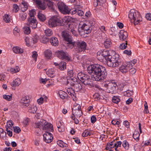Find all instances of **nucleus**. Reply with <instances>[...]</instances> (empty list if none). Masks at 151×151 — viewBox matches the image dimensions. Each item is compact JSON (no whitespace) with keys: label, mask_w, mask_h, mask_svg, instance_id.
<instances>
[{"label":"nucleus","mask_w":151,"mask_h":151,"mask_svg":"<svg viewBox=\"0 0 151 151\" xmlns=\"http://www.w3.org/2000/svg\"><path fill=\"white\" fill-rule=\"evenodd\" d=\"M41 42L44 44H46L49 42V39L45 37H43L40 39Z\"/></svg>","instance_id":"nucleus-50"},{"label":"nucleus","mask_w":151,"mask_h":151,"mask_svg":"<svg viewBox=\"0 0 151 151\" xmlns=\"http://www.w3.org/2000/svg\"><path fill=\"white\" fill-rule=\"evenodd\" d=\"M21 83L20 79L19 78L15 79L11 83V86L12 87L15 86H18Z\"/></svg>","instance_id":"nucleus-33"},{"label":"nucleus","mask_w":151,"mask_h":151,"mask_svg":"<svg viewBox=\"0 0 151 151\" xmlns=\"http://www.w3.org/2000/svg\"><path fill=\"white\" fill-rule=\"evenodd\" d=\"M55 72L54 71L53 69H49L46 72V74L48 76L52 75L55 74Z\"/></svg>","instance_id":"nucleus-59"},{"label":"nucleus","mask_w":151,"mask_h":151,"mask_svg":"<svg viewBox=\"0 0 151 151\" xmlns=\"http://www.w3.org/2000/svg\"><path fill=\"white\" fill-rule=\"evenodd\" d=\"M122 146L127 150H128L129 148V142L126 140H124L122 142Z\"/></svg>","instance_id":"nucleus-36"},{"label":"nucleus","mask_w":151,"mask_h":151,"mask_svg":"<svg viewBox=\"0 0 151 151\" xmlns=\"http://www.w3.org/2000/svg\"><path fill=\"white\" fill-rule=\"evenodd\" d=\"M80 81L85 85H91V79L89 76H79Z\"/></svg>","instance_id":"nucleus-16"},{"label":"nucleus","mask_w":151,"mask_h":151,"mask_svg":"<svg viewBox=\"0 0 151 151\" xmlns=\"http://www.w3.org/2000/svg\"><path fill=\"white\" fill-rule=\"evenodd\" d=\"M37 20L36 18H29L28 20L27 25L32 29H35L37 27Z\"/></svg>","instance_id":"nucleus-14"},{"label":"nucleus","mask_w":151,"mask_h":151,"mask_svg":"<svg viewBox=\"0 0 151 151\" xmlns=\"http://www.w3.org/2000/svg\"><path fill=\"white\" fill-rule=\"evenodd\" d=\"M145 104H144L145 110L144 112L145 113L147 114L149 113L148 110V105L147 102L146 101H145Z\"/></svg>","instance_id":"nucleus-61"},{"label":"nucleus","mask_w":151,"mask_h":151,"mask_svg":"<svg viewBox=\"0 0 151 151\" xmlns=\"http://www.w3.org/2000/svg\"><path fill=\"white\" fill-rule=\"evenodd\" d=\"M43 139L47 143L51 142L53 139L52 135L50 132H46L43 135Z\"/></svg>","instance_id":"nucleus-13"},{"label":"nucleus","mask_w":151,"mask_h":151,"mask_svg":"<svg viewBox=\"0 0 151 151\" xmlns=\"http://www.w3.org/2000/svg\"><path fill=\"white\" fill-rule=\"evenodd\" d=\"M20 30L17 27H15L13 30V33L14 35L16 36H17L19 35Z\"/></svg>","instance_id":"nucleus-56"},{"label":"nucleus","mask_w":151,"mask_h":151,"mask_svg":"<svg viewBox=\"0 0 151 151\" xmlns=\"http://www.w3.org/2000/svg\"><path fill=\"white\" fill-rule=\"evenodd\" d=\"M30 37L32 39V41L33 44L37 42L39 39L38 36L36 34L33 35L32 36Z\"/></svg>","instance_id":"nucleus-39"},{"label":"nucleus","mask_w":151,"mask_h":151,"mask_svg":"<svg viewBox=\"0 0 151 151\" xmlns=\"http://www.w3.org/2000/svg\"><path fill=\"white\" fill-rule=\"evenodd\" d=\"M38 17L40 20L42 21H45L46 19V17L45 15L41 13H39L38 14Z\"/></svg>","instance_id":"nucleus-54"},{"label":"nucleus","mask_w":151,"mask_h":151,"mask_svg":"<svg viewBox=\"0 0 151 151\" xmlns=\"http://www.w3.org/2000/svg\"><path fill=\"white\" fill-rule=\"evenodd\" d=\"M127 42L126 41L125 43H123L120 44L119 46V48L121 49L124 50L126 48L127 46Z\"/></svg>","instance_id":"nucleus-51"},{"label":"nucleus","mask_w":151,"mask_h":151,"mask_svg":"<svg viewBox=\"0 0 151 151\" xmlns=\"http://www.w3.org/2000/svg\"><path fill=\"white\" fill-rule=\"evenodd\" d=\"M133 94L132 91L127 90L124 92V95L125 96L129 97Z\"/></svg>","instance_id":"nucleus-49"},{"label":"nucleus","mask_w":151,"mask_h":151,"mask_svg":"<svg viewBox=\"0 0 151 151\" xmlns=\"http://www.w3.org/2000/svg\"><path fill=\"white\" fill-rule=\"evenodd\" d=\"M139 135L140 134L138 132L135 131L133 134V137L134 139L137 141L139 139Z\"/></svg>","instance_id":"nucleus-42"},{"label":"nucleus","mask_w":151,"mask_h":151,"mask_svg":"<svg viewBox=\"0 0 151 151\" xmlns=\"http://www.w3.org/2000/svg\"><path fill=\"white\" fill-rule=\"evenodd\" d=\"M69 13L71 14H74L76 13L79 16H82L84 14L82 10L81 9H78L76 8L71 9H69Z\"/></svg>","instance_id":"nucleus-15"},{"label":"nucleus","mask_w":151,"mask_h":151,"mask_svg":"<svg viewBox=\"0 0 151 151\" xmlns=\"http://www.w3.org/2000/svg\"><path fill=\"white\" fill-rule=\"evenodd\" d=\"M78 76H68L67 77V84L70 83L72 85V83H76L77 82H79L80 81V77Z\"/></svg>","instance_id":"nucleus-12"},{"label":"nucleus","mask_w":151,"mask_h":151,"mask_svg":"<svg viewBox=\"0 0 151 151\" xmlns=\"http://www.w3.org/2000/svg\"><path fill=\"white\" fill-rule=\"evenodd\" d=\"M13 127V124L12 121L10 120L7 121L6 126V130H8V129L12 130Z\"/></svg>","instance_id":"nucleus-35"},{"label":"nucleus","mask_w":151,"mask_h":151,"mask_svg":"<svg viewBox=\"0 0 151 151\" xmlns=\"http://www.w3.org/2000/svg\"><path fill=\"white\" fill-rule=\"evenodd\" d=\"M62 36L65 40L68 42V46L70 48V46L72 45L74 42L73 41L72 36L67 32L63 31L62 33Z\"/></svg>","instance_id":"nucleus-9"},{"label":"nucleus","mask_w":151,"mask_h":151,"mask_svg":"<svg viewBox=\"0 0 151 151\" xmlns=\"http://www.w3.org/2000/svg\"><path fill=\"white\" fill-rule=\"evenodd\" d=\"M45 56L47 58L50 59L52 57V52L49 49L45 50L44 52Z\"/></svg>","instance_id":"nucleus-34"},{"label":"nucleus","mask_w":151,"mask_h":151,"mask_svg":"<svg viewBox=\"0 0 151 151\" xmlns=\"http://www.w3.org/2000/svg\"><path fill=\"white\" fill-rule=\"evenodd\" d=\"M117 86L116 83L114 82V81H112L107 85V88L106 90L107 92L113 93L114 91L116 90V87Z\"/></svg>","instance_id":"nucleus-11"},{"label":"nucleus","mask_w":151,"mask_h":151,"mask_svg":"<svg viewBox=\"0 0 151 151\" xmlns=\"http://www.w3.org/2000/svg\"><path fill=\"white\" fill-rule=\"evenodd\" d=\"M79 26L85 33L88 34L91 32L90 25L88 22L86 21L81 22L79 24Z\"/></svg>","instance_id":"nucleus-8"},{"label":"nucleus","mask_w":151,"mask_h":151,"mask_svg":"<svg viewBox=\"0 0 151 151\" xmlns=\"http://www.w3.org/2000/svg\"><path fill=\"white\" fill-rule=\"evenodd\" d=\"M58 93L60 97L63 99H66L68 96L67 93L62 90H60Z\"/></svg>","instance_id":"nucleus-27"},{"label":"nucleus","mask_w":151,"mask_h":151,"mask_svg":"<svg viewBox=\"0 0 151 151\" xmlns=\"http://www.w3.org/2000/svg\"><path fill=\"white\" fill-rule=\"evenodd\" d=\"M13 52L16 54H21L23 53V49L18 46L14 47L12 49Z\"/></svg>","instance_id":"nucleus-23"},{"label":"nucleus","mask_w":151,"mask_h":151,"mask_svg":"<svg viewBox=\"0 0 151 151\" xmlns=\"http://www.w3.org/2000/svg\"><path fill=\"white\" fill-rule=\"evenodd\" d=\"M128 68L126 67V64L122 65L120 68V71L123 73H126L128 71Z\"/></svg>","instance_id":"nucleus-38"},{"label":"nucleus","mask_w":151,"mask_h":151,"mask_svg":"<svg viewBox=\"0 0 151 151\" xmlns=\"http://www.w3.org/2000/svg\"><path fill=\"white\" fill-rule=\"evenodd\" d=\"M45 33L46 35L50 36L52 34V32L51 29H47L45 30Z\"/></svg>","instance_id":"nucleus-48"},{"label":"nucleus","mask_w":151,"mask_h":151,"mask_svg":"<svg viewBox=\"0 0 151 151\" xmlns=\"http://www.w3.org/2000/svg\"><path fill=\"white\" fill-rule=\"evenodd\" d=\"M3 18L6 23H9L11 22L10 16L8 14H5L3 17Z\"/></svg>","instance_id":"nucleus-40"},{"label":"nucleus","mask_w":151,"mask_h":151,"mask_svg":"<svg viewBox=\"0 0 151 151\" xmlns=\"http://www.w3.org/2000/svg\"><path fill=\"white\" fill-rule=\"evenodd\" d=\"M14 132L16 133H19L21 131L20 128L18 127H13Z\"/></svg>","instance_id":"nucleus-63"},{"label":"nucleus","mask_w":151,"mask_h":151,"mask_svg":"<svg viewBox=\"0 0 151 151\" xmlns=\"http://www.w3.org/2000/svg\"><path fill=\"white\" fill-rule=\"evenodd\" d=\"M57 128L58 131L61 132L64 131L65 130V126L64 123L60 121H58L56 122Z\"/></svg>","instance_id":"nucleus-19"},{"label":"nucleus","mask_w":151,"mask_h":151,"mask_svg":"<svg viewBox=\"0 0 151 151\" xmlns=\"http://www.w3.org/2000/svg\"><path fill=\"white\" fill-rule=\"evenodd\" d=\"M113 52V54L115 53L114 51L112 50H104L102 51V61H105L106 63L108 60L110 59V58H111V53Z\"/></svg>","instance_id":"nucleus-7"},{"label":"nucleus","mask_w":151,"mask_h":151,"mask_svg":"<svg viewBox=\"0 0 151 151\" xmlns=\"http://www.w3.org/2000/svg\"><path fill=\"white\" fill-rule=\"evenodd\" d=\"M114 141H113L111 142L109 144H108L107 145L109 146V147H106V149L107 150L109 149V148H112L113 147H115V146H114Z\"/></svg>","instance_id":"nucleus-58"},{"label":"nucleus","mask_w":151,"mask_h":151,"mask_svg":"<svg viewBox=\"0 0 151 151\" xmlns=\"http://www.w3.org/2000/svg\"><path fill=\"white\" fill-rule=\"evenodd\" d=\"M36 12L35 10L34 9H32L30 10L29 12V18H32V19L36 18L35 17V15Z\"/></svg>","instance_id":"nucleus-46"},{"label":"nucleus","mask_w":151,"mask_h":151,"mask_svg":"<svg viewBox=\"0 0 151 151\" xmlns=\"http://www.w3.org/2000/svg\"><path fill=\"white\" fill-rule=\"evenodd\" d=\"M117 33V32L115 30L114 27L111 28L109 30V33L110 35L115 36Z\"/></svg>","instance_id":"nucleus-45"},{"label":"nucleus","mask_w":151,"mask_h":151,"mask_svg":"<svg viewBox=\"0 0 151 151\" xmlns=\"http://www.w3.org/2000/svg\"><path fill=\"white\" fill-rule=\"evenodd\" d=\"M77 29L76 27H74L72 25H69L68 29V32H72V34L75 36L77 35V33L76 30Z\"/></svg>","instance_id":"nucleus-29"},{"label":"nucleus","mask_w":151,"mask_h":151,"mask_svg":"<svg viewBox=\"0 0 151 151\" xmlns=\"http://www.w3.org/2000/svg\"><path fill=\"white\" fill-rule=\"evenodd\" d=\"M19 17L21 20H24L26 18L27 14L25 13L22 12V13L20 14Z\"/></svg>","instance_id":"nucleus-57"},{"label":"nucleus","mask_w":151,"mask_h":151,"mask_svg":"<svg viewBox=\"0 0 151 151\" xmlns=\"http://www.w3.org/2000/svg\"><path fill=\"white\" fill-rule=\"evenodd\" d=\"M92 80L93 81L103 82L106 78V76H91Z\"/></svg>","instance_id":"nucleus-25"},{"label":"nucleus","mask_w":151,"mask_h":151,"mask_svg":"<svg viewBox=\"0 0 151 151\" xmlns=\"http://www.w3.org/2000/svg\"><path fill=\"white\" fill-rule=\"evenodd\" d=\"M102 53V51L101 50L98 51L97 53V57L98 59L101 61H102L103 60Z\"/></svg>","instance_id":"nucleus-44"},{"label":"nucleus","mask_w":151,"mask_h":151,"mask_svg":"<svg viewBox=\"0 0 151 151\" xmlns=\"http://www.w3.org/2000/svg\"><path fill=\"white\" fill-rule=\"evenodd\" d=\"M67 91L68 94L71 96L73 101L77 100L75 93L72 88H68L67 90Z\"/></svg>","instance_id":"nucleus-24"},{"label":"nucleus","mask_w":151,"mask_h":151,"mask_svg":"<svg viewBox=\"0 0 151 151\" xmlns=\"http://www.w3.org/2000/svg\"><path fill=\"white\" fill-rule=\"evenodd\" d=\"M66 68V63L64 62H61L59 64L58 68L61 70H64Z\"/></svg>","instance_id":"nucleus-37"},{"label":"nucleus","mask_w":151,"mask_h":151,"mask_svg":"<svg viewBox=\"0 0 151 151\" xmlns=\"http://www.w3.org/2000/svg\"><path fill=\"white\" fill-rule=\"evenodd\" d=\"M119 37L120 40H124L126 39L128 37L127 33L123 30H121L120 32Z\"/></svg>","instance_id":"nucleus-20"},{"label":"nucleus","mask_w":151,"mask_h":151,"mask_svg":"<svg viewBox=\"0 0 151 151\" xmlns=\"http://www.w3.org/2000/svg\"><path fill=\"white\" fill-rule=\"evenodd\" d=\"M46 121L41 119L39 122H36L34 125V127L35 128H38L40 129H43V125L45 123Z\"/></svg>","instance_id":"nucleus-18"},{"label":"nucleus","mask_w":151,"mask_h":151,"mask_svg":"<svg viewBox=\"0 0 151 151\" xmlns=\"http://www.w3.org/2000/svg\"><path fill=\"white\" fill-rule=\"evenodd\" d=\"M81 107L79 104H75L74 105L72 109V111L81 110Z\"/></svg>","instance_id":"nucleus-55"},{"label":"nucleus","mask_w":151,"mask_h":151,"mask_svg":"<svg viewBox=\"0 0 151 151\" xmlns=\"http://www.w3.org/2000/svg\"><path fill=\"white\" fill-rule=\"evenodd\" d=\"M29 100L27 96L23 97L21 99L20 103L22 105L27 107L28 106V104Z\"/></svg>","instance_id":"nucleus-26"},{"label":"nucleus","mask_w":151,"mask_h":151,"mask_svg":"<svg viewBox=\"0 0 151 151\" xmlns=\"http://www.w3.org/2000/svg\"><path fill=\"white\" fill-rule=\"evenodd\" d=\"M20 70V69L18 66H17L15 67V68H11L10 69L12 73H15L18 72Z\"/></svg>","instance_id":"nucleus-60"},{"label":"nucleus","mask_w":151,"mask_h":151,"mask_svg":"<svg viewBox=\"0 0 151 151\" xmlns=\"http://www.w3.org/2000/svg\"><path fill=\"white\" fill-rule=\"evenodd\" d=\"M87 71L91 76H107V73L105 68L98 64L92 65L87 68Z\"/></svg>","instance_id":"nucleus-1"},{"label":"nucleus","mask_w":151,"mask_h":151,"mask_svg":"<svg viewBox=\"0 0 151 151\" xmlns=\"http://www.w3.org/2000/svg\"><path fill=\"white\" fill-rule=\"evenodd\" d=\"M48 24L50 27H53L57 26H61L63 23L62 20L55 17H53L48 21Z\"/></svg>","instance_id":"nucleus-5"},{"label":"nucleus","mask_w":151,"mask_h":151,"mask_svg":"<svg viewBox=\"0 0 151 151\" xmlns=\"http://www.w3.org/2000/svg\"><path fill=\"white\" fill-rule=\"evenodd\" d=\"M35 2L36 6L38 8L40 9H41L42 8H44L45 6H42L45 0H34Z\"/></svg>","instance_id":"nucleus-22"},{"label":"nucleus","mask_w":151,"mask_h":151,"mask_svg":"<svg viewBox=\"0 0 151 151\" xmlns=\"http://www.w3.org/2000/svg\"><path fill=\"white\" fill-rule=\"evenodd\" d=\"M112 102L115 104H117L120 101V99L117 96H114L112 98Z\"/></svg>","instance_id":"nucleus-52"},{"label":"nucleus","mask_w":151,"mask_h":151,"mask_svg":"<svg viewBox=\"0 0 151 151\" xmlns=\"http://www.w3.org/2000/svg\"><path fill=\"white\" fill-rule=\"evenodd\" d=\"M50 42L51 45L54 46H56L58 45V41L57 38L53 37L50 39Z\"/></svg>","instance_id":"nucleus-31"},{"label":"nucleus","mask_w":151,"mask_h":151,"mask_svg":"<svg viewBox=\"0 0 151 151\" xmlns=\"http://www.w3.org/2000/svg\"><path fill=\"white\" fill-rule=\"evenodd\" d=\"M58 8L60 12L64 14H69V9L63 2H59L57 4Z\"/></svg>","instance_id":"nucleus-6"},{"label":"nucleus","mask_w":151,"mask_h":151,"mask_svg":"<svg viewBox=\"0 0 151 151\" xmlns=\"http://www.w3.org/2000/svg\"><path fill=\"white\" fill-rule=\"evenodd\" d=\"M131 22L134 25L138 24L142 21V18L140 13L134 9H131L128 15Z\"/></svg>","instance_id":"nucleus-2"},{"label":"nucleus","mask_w":151,"mask_h":151,"mask_svg":"<svg viewBox=\"0 0 151 151\" xmlns=\"http://www.w3.org/2000/svg\"><path fill=\"white\" fill-rule=\"evenodd\" d=\"M12 96L13 95L12 94H11L10 95H4L3 97L4 99L7 101H10L12 99Z\"/></svg>","instance_id":"nucleus-47"},{"label":"nucleus","mask_w":151,"mask_h":151,"mask_svg":"<svg viewBox=\"0 0 151 151\" xmlns=\"http://www.w3.org/2000/svg\"><path fill=\"white\" fill-rule=\"evenodd\" d=\"M101 31L104 33L106 32V29L105 27L103 26H101L99 27Z\"/></svg>","instance_id":"nucleus-64"},{"label":"nucleus","mask_w":151,"mask_h":151,"mask_svg":"<svg viewBox=\"0 0 151 151\" xmlns=\"http://www.w3.org/2000/svg\"><path fill=\"white\" fill-rule=\"evenodd\" d=\"M32 39L30 37H26L25 41L27 46H29L33 44L32 41Z\"/></svg>","instance_id":"nucleus-41"},{"label":"nucleus","mask_w":151,"mask_h":151,"mask_svg":"<svg viewBox=\"0 0 151 151\" xmlns=\"http://www.w3.org/2000/svg\"><path fill=\"white\" fill-rule=\"evenodd\" d=\"M45 6L44 8H42L41 10H44L45 9L47 6L48 7L51 8L53 11H54V9L53 7V3L51 1L49 0H45L42 6Z\"/></svg>","instance_id":"nucleus-17"},{"label":"nucleus","mask_w":151,"mask_h":151,"mask_svg":"<svg viewBox=\"0 0 151 151\" xmlns=\"http://www.w3.org/2000/svg\"><path fill=\"white\" fill-rule=\"evenodd\" d=\"M32 56L34 60H35V61H36L37 56V52L36 51H34L33 52Z\"/></svg>","instance_id":"nucleus-62"},{"label":"nucleus","mask_w":151,"mask_h":151,"mask_svg":"<svg viewBox=\"0 0 151 151\" xmlns=\"http://www.w3.org/2000/svg\"><path fill=\"white\" fill-rule=\"evenodd\" d=\"M82 113L81 110L72 111V114L77 118H80L82 115Z\"/></svg>","instance_id":"nucleus-30"},{"label":"nucleus","mask_w":151,"mask_h":151,"mask_svg":"<svg viewBox=\"0 0 151 151\" xmlns=\"http://www.w3.org/2000/svg\"><path fill=\"white\" fill-rule=\"evenodd\" d=\"M104 45L105 47L106 48H109L111 47L112 43L110 39H106L104 42Z\"/></svg>","instance_id":"nucleus-28"},{"label":"nucleus","mask_w":151,"mask_h":151,"mask_svg":"<svg viewBox=\"0 0 151 151\" xmlns=\"http://www.w3.org/2000/svg\"><path fill=\"white\" fill-rule=\"evenodd\" d=\"M57 56L62 60H65L68 61L70 60V58L69 57L68 54L64 51L61 50L58 51L56 53Z\"/></svg>","instance_id":"nucleus-10"},{"label":"nucleus","mask_w":151,"mask_h":151,"mask_svg":"<svg viewBox=\"0 0 151 151\" xmlns=\"http://www.w3.org/2000/svg\"><path fill=\"white\" fill-rule=\"evenodd\" d=\"M37 110V107L35 106H33L30 107L29 109V112L31 113L35 114Z\"/></svg>","instance_id":"nucleus-43"},{"label":"nucleus","mask_w":151,"mask_h":151,"mask_svg":"<svg viewBox=\"0 0 151 151\" xmlns=\"http://www.w3.org/2000/svg\"><path fill=\"white\" fill-rule=\"evenodd\" d=\"M23 29L24 33L26 34H28L31 32L30 29L29 27H23Z\"/></svg>","instance_id":"nucleus-53"},{"label":"nucleus","mask_w":151,"mask_h":151,"mask_svg":"<svg viewBox=\"0 0 151 151\" xmlns=\"http://www.w3.org/2000/svg\"><path fill=\"white\" fill-rule=\"evenodd\" d=\"M43 129H42L48 130L50 131H52L53 130V126L51 124L46 121L43 126Z\"/></svg>","instance_id":"nucleus-21"},{"label":"nucleus","mask_w":151,"mask_h":151,"mask_svg":"<svg viewBox=\"0 0 151 151\" xmlns=\"http://www.w3.org/2000/svg\"><path fill=\"white\" fill-rule=\"evenodd\" d=\"M86 43L82 41L74 42L70 46V48H75L76 50L78 52H81L84 51L86 49Z\"/></svg>","instance_id":"nucleus-4"},{"label":"nucleus","mask_w":151,"mask_h":151,"mask_svg":"<svg viewBox=\"0 0 151 151\" xmlns=\"http://www.w3.org/2000/svg\"><path fill=\"white\" fill-rule=\"evenodd\" d=\"M72 86H73L77 91L80 90L82 88V86L80 83V81L76 83H72Z\"/></svg>","instance_id":"nucleus-32"},{"label":"nucleus","mask_w":151,"mask_h":151,"mask_svg":"<svg viewBox=\"0 0 151 151\" xmlns=\"http://www.w3.org/2000/svg\"><path fill=\"white\" fill-rule=\"evenodd\" d=\"M119 55L118 54H115V55L111 57L108 60L106 64L108 66L110 67H115L118 66L121 63V61L119 58Z\"/></svg>","instance_id":"nucleus-3"}]
</instances>
